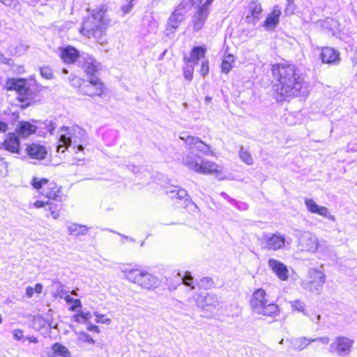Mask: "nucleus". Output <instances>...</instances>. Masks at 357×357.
I'll return each instance as SVG.
<instances>
[{"label":"nucleus","instance_id":"f257e3e1","mask_svg":"<svg viewBox=\"0 0 357 357\" xmlns=\"http://www.w3.org/2000/svg\"><path fill=\"white\" fill-rule=\"evenodd\" d=\"M31 185L47 201L36 200L33 203L36 208H45L47 218L57 219L62 210L61 202L65 196L62 186L53 179L33 176Z\"/></svg>","mask_w":357,"mask_h":357},{"label":"nucleus","instance_id":"f03ea898","mask_svg":"<svg viewBox=\"0 0 357 357\" xmlns=\"http://www.w3.org/2000/svg\"><path fill=\"white\" fill-rule=\"evenodd\" d=\"M275 83V92L282 98H289L298 93L303 85V79L297 73V68L289 63H277L271 66Z\"/></svg>","mask_w":357,"mask_h":357},{"label":"nucleus","instance_id":"7ed1b4c3","mask_svg":"<svg viewBox=\"0 0 357 357\" xmlns=\"http://www.w3.org/2000/svg\"><path fill=\"white\" fill-rule=\"evenodd\" d=\"M107 9L100 6L88 15L82 24L79 33L86 38H93L102 43L103 37L109 26V20L107 17Z\"/></svg>","mask_w":357,"mask_h":357},{"label":"nucleus","instance_id":"20e7f679","mask_svg":"<svg viewBox=\"0 0 357 357\" xmlns=\"http://www.w3.org/2000/svg\"><path fill=\"white\" fill-rule=\"evenodd\" d=\"M183 165L189 170L199 174L213 176L218 179L225 178V167L215 161L204 158L199 155H188L183 159Z\"/></svg>","mask_w":357,"mask_h":357},{"label":"nucleus","instance_id":"39448f33","mask_svg":"<svg viewBox=\"0 0 357 357\" xmlns=\"http://www.w3.org/2000/svg\"><path fill=\"white\" fill-rule=\"evenodd\" d=\"M45 88L38 86L37 89L31 91L27 84V79L25 78H8L6 80L3 89L6 91H14L17 96V100L21 103L22 109L27 108L36 102L35 97L40 93Z\"/></svg>","mask_w":357,"mask_h":357},{"label":"nucleus","instance_id":"423d86ee","mask_svg":"<svg viewBox=\"0 0 357 357\" xmlns=\"http://www.w3.org/2000/svg\"><path fill=\"white\" fill-rule=\"evenodd\" d=\"M249 304L253 312L266 317L275 319L280 313V309L275 303L268 302L267 293L262 288L253 291Z\"/></svg>","mask_w":357,"mask_h":357},{"label":"nucleus","instance_id":"0eeeda50","mask_svg":"<svg viewBox=\"0 0 357 357\" xmlns=\"http://www.w3.org/2000/svg\"><path fill=\"white\" fill-rule=\"evenodd\" d=\"M69 81L71 86L84 96L91 98L101 97L106 91L104 83L98 77L85 80L77 75H72L69 77Z\"/></svg>","mask_w":357,"mask_h":357},{"label":"nucleus","instance_id":"6e6552de","mask_svg":"<svg viewBox=\"0 0 357 357\" xmlns=\"http://www.w3.org/2000/svg\"><path fill=\"white\" fill-rule=\"evenodd\" d=\"M124 275L128 280L147 290L155 289L160 284V281L157 277L139 268L126 270Z\"/></svg>","mask_w":357,"mask_h":357},{"label":"nucleus","instance_id":"1a4fd4ad","mask_svg":"<svg viewBox=\"0 0 357 357\" xmlns=\"http://www.w3.org/2000/svg\"><path fill=\"white\" fill-rule=\"evenodd\" d=\"M172 199L176 202V204L183 203V208L181 211L183 214L187 213V218H189V215H192L196 212L197 207L195 203H193L188 195L187 191L184 189H178L172 190Z\"/></svg>","mask_w":357,"mask_h":357},{"label":"nucleus","instance_id":"9d476101","mask_svg":"<svg viewBox=\"0 0 357 357\" xmlns=\"http://www.w3.org/2000/svg\"><path fill=\"white\" fill-rule=\"evenodd\" d=\"M214 0H205L204 3L198 6L192 17V24L195 31H199L204 25L210 13L209 7Z\"/></svg>","mask_w":357,"mask_h":357},{"label":"nucleus","instance_id":"9b49d317","mask_svg":"<svg viewBox=\"0 0 357 357\" xmlns=\"http://www.w3.org/2000/svg\"><path fill=\"white\" fill-rule=\"evenodd\" d=\"M326 282L324 273L318 269L312 268L309 271L307 279L303 282L305 289L311 291L319 290Z\"/></svg>","mask_w":357,"mask_h":357},{"label":"nucleus","instance_id":"f8f14e48","mask_svg":"<svg viewBox=\"0 0 357 357\" xmlns=\"http://www.w3.org/2000/svg\"><path fill=\"white\" fill-rule=\"evenodd\" d=\"M354 341L347 337L338 336L331 344V352H335L340 356L349 355L351 351Z\"/></svg>","mask_w":357,"mask_h":357},{"label":"nucleus","instance_id":"ddd939ff","mask_svg":"<svg viewBox=\"0 0 357 357\" xmlns=\"http://www.w3.org/2000/svg\"><path fill=\"white\" fill-rule=\"evenodd\" d=\"M0 150H4L13 154H20L21 151L20 137L15 132H9L0 143Z\"/></svg>","mask_w":357,"mask_h":357},{"label":"nucleus","instance_id":"4468645a","mask_svg":"<svg viewBox=\"0 0 357 357\" xmlns=\"http://www.w3.org/2000/svg\"><path fill=\"white\" fill-rule=\"evenodd\" d=\"M319 58L323 63L328 65L338 64L341 60L339 51L328 46L321 48Z\"/></svg>","mask_w":357,"mask_h":357},{"label":"nucleus","instance_id":"2eb2a0df","mask_svg":"<svg viewBox=\"0 0 357 357\" xmlns=\"http://www.w3.org/2000/svg\"><path fill=\"white\" fill-rule=\"evenodd\" d=\"M59 51L61 60L68 65L75 63L80 56L79 51L71 45L60 47Z\"/></svg>","mask_w":357,"mask_h":357},{"label":"nucleus","instance_id":"dca6fc26","mask_svg":"<svg viewBox=\"0 0 357 357\" xmlns=\"http://www.w3.org/2000/svg\"><path fill=\"white\" fill-rule=\"evenodd\" d=\"M25 151L27 155L33 160H42L45 159L47 155L46 147L38 143L26 144Z\"/></svg>","mask_w":357,"mask_h":357},{"label":"nucleus","instance_id":"f3484780","mask_svg":"<svg viewBox=\"0 0 357 357\" xmlns=\"http://www.w3.org/2000/svg\"><path fill=\"white\" fill-rule=\"evenodd\" d=\"M305 204L310 213L318 214L333 221L335 220V217L330 214L328 209L326 206H318L312 199H305Z\"/></svg>","mask_w":357,"mask_h":357},{"label":"nucleus","instance_id":"a211bd4d","mask_svg":"<svg viewBox=\"0 0 357 357\" xmlns=\"http://www.w3.org/2000/svg\"><path fill=\"white\" fill-rule=\"evenodd\" d=\"M281 15L282 11L280 8L278 6H275L267 15L264 22V26L268 30L276 27L279 24Z\"/></svg>","mask_w":357,"mask_h":357},{"label":"nucleus","instance_id":"6ab92c4d","mask_svg":"<svg viewBox=\"0 0 357 357\" xmlns=\"http://www.w3.org/2000/svg\"><path fill=\"white\" fill-rule=\"evenodd\" d=\"M268 264L271 269L282 281H286L288 280L289 271L284 264L274 259H268Z\"/></svg>","mask_w":357,"mask_h":357},{"label":"nucleus","instance_id":"aec40b11","mask_svg":"<svg viewBox=\"0 0 357 357\" xmlns=\"http://www.w3.org/2000/svg\"><path fill=\"white\" fill-rule=\"evenodd\" d=\"M38 128L36 125L31 123L27 121H21L19 122L16 129L15 134L19 137L26 138L37 132Z\"/></svg>","mask_w":357,"mask_h":357},{"label":"nucleus","instance_id":"412c9836","mask_svg":"<svg viewBox=\"0 0 357 357\" xmlns=\"http://www.w3.org/2000/svg\"><path fill=\"white\" fill-rule=\"evenodd\" d=\"M184 9L185 6L183 4H179L173 10L168 20V26L171 29H176L178 27L180 23L183 20Z\"/></svg>","mask_w":357,"mask_h":357},{"label":"nucleus","instance_id":"4be33fe9","mask_svg":"<svg viewBox=\"0 0 357 357\" xmlns=\"http://www.w3.org/2000/svg\"><path fill=\"white\" fill-rule=\"evenodd\" d=\"M262 12L261 5L257 0L251 1L248 8V15L245 17L246 22L248 23L254 22L259 18Z\"/></svg>","mask_w":357,"mask_h":357},{"label":"nucleus","instance_id":"5701e85b","mask_svg":"<svg viewBox=\"0 0 357 357\" xmlns=\"http://www.w3.org/2000/svg\"><path fill=\"white\" fill-rule=\"evenodd\" d=\"M61 131L63 133H61L59 136L57 152L64 153L71 144V133L68 127H62Z\"/></svg>","mask_w":357,"mask_h":357},{"label":"nucleus","instance_id":"b1692460","mask_svg":"<svg viewBox=\"0 0 357 357\" xmlns=\"http://www.w3.org/2000/svg\"><path fill=\"white\" fill-rule=\"evenodd\" d=\"M284 237L279 234H272L266 240V247L268 250H277L284 246Z\"/></svg>","mask_w":357,"mask_h":357},{"label":"nucleus","instance_id":"393cba45","mask_svg":"<svg viewBox=\"0 0 357 357\" xmlns=\"http://www.w3.org/2000/svg\"><path fill=\"white\" fill-rule=\"evenodd\" d=\"M206 56V49L202 46L193 47L190 50V57H184L185 63L190 62L197 63V61L204 58Z\"/></svg>","mask_w":357,"mask_h":357},{"label":"nucleus","instance_id":"a878e982","mask_svg":"<svg viewBox=\"0 0 357 357\" xmlns=\"http://www.w3.org/2000/svg\"><path fill=\"white\" fill-rule=\"evenodd\" d=\"M52 354L48 357H71L69 349L59 342H55L51 346Z\"/></svg>","mask_w":357,"mask_h":357},{"label":"nucleus","instance_id":"bb28decb","mask_svg":"<svg viewBox=\"0 0 357 357\" xmlns=\"http://www.w3.org/2000/svg\"><path fill=\"white\" fill-rule=\"evenodd\" d=\"M235 57L232 54H226L223 56L221 63V71L224 74H228L233 68Z\"/></svg>","mask_w":357,"mask_h":357},{"label":"nucleus","instance_id":"cd10ccee","mask_svg":"<svg viewBox=\"0 0 357 357\" xmlns=\"http://www.w3.org/2000/svg\"><path fill=\"white\" fill-rule=\"evenodd\" d=\"M88 231V227L84 225L73 223L68 227V232L72 236H84L86 234Z\"/></svg>","mask_w":357,"mask_h":357},{"label":"nucleus","instance_id":"c85d7f7f","mask_svg":"<svg viewBox=\"0 0 357 357\" xmlns=\"http://www.w3.org/2000/svg\"><path fill=\"white\" fill-rule=\"evenodd\" d=\"M83 69L85 75L91 76V77H95V74L98 72V66L93 59L84 61L83 63Z\"/></svg>","mask_w":357,"mask_h":357},{"label":"nucleus","instance_id":"c756f323","mask_svg":"<svg viewBox=\"0 0 357 357\" xmlns=\"http://www.w3.org/2000/svg\"><path fill=\"white\" fill-rule=\"evenodd\" d=\"M181 139L184 141V142L188 145V146H192V145H199L202 144L204 147H206L208 152H211V146L206 143H204L203 141L199 139L197 137H195L193 136L188 135L185 138L181 137Z\"/></svg>","mask_w":357,"mask_h":357},{"label":"nucleus","instance_id":"7c9ffc66","mask_svg":"<svg viewBox=\"0 0 357 357\" xmlns=\"http://www.w3.org/2000/svg\"><path fill=\"white\" fill-rule=\"evenodd\" d=\"M43 289V287L40 283H37L34 287L29 286L26 288V296L30 298L33 296L34 294H41Z\"/></svg>","mask_w":357,"mask_h":357},{"label":"nucleus","instance_id":"2f4dec72","mask_svg":"<svg viewBox=\"0 0 357 357\" xmlns=\"http://www.w3.org/2000/svg\"><path fill=\"white\" fill-rule=\"evenodd\" d=\"M92 317V314L89 312H78L73 315V320L75 322L80 323L87 321Z\"/></svg>","mask_w":357,"mask_h":357},{"label":"nucleus","instance_id":"473e14b6","mask_svg":"<svg viewBox=\"0 0 357 357\" xmlns=\"http://www.w3.org/2000/svg\"><path fill=\"white\" fill-rule=\"evenodd\" d=\"M291 310L294 312H305V304L300 300H295L291 302Z\"/></svg>","mask_w":357,"mask_h":357},{"label":"nucleus","instance_id":"72a5a7b5","mask_svg":"<svg viewBox=\"0 0 357 357\" xmlns=\"http://www.w3.org/2000/svg\"><path fill=\"white\" fill-rule=\"evenodd\" d=\"M184 78L188 82H191L194 75V68L191 66H187L183 69Z\"/></svg>","mask_w":357,"mask_h":357},{"label":"nucleus","instance_id":"f704fd0d","mask_svg":"<svg viewBox=\"0 0 357 357\" xmlns=\"http://www.w3.org/2000/svg\"><path fill=\"white\" fill-rule=\"evenodd\" d=\"M240 158L241 159L248 165H252L253 163V160L251 154L248 151L242 150L240 151Z\"/></svg>","mask_w":357,"mask_h":357},{"label":"nucleus","instance_id":"c9c22d12","mask_svg":"<svg viewBox=\"0 0 357 357\" xmlns=\"http://www.w3.org/2000/svg\"><path fill=\"white\" fill-rule=\"evenodd\" d=\"M78 335H79V340H81L84 342H86L88 344H95V342H96V341L93 339V337L86 332L80 331Z\"/></svg>","mask_w":357,"mask_h":357},{"label":"nucleus","instance_id":"e433bc0d","mask_svg":"<svg viewBox=\"0 0 357 357\" xmlns=\"http://www.w3.org/2000/svg\"><path fill=\"white\" fill-rule=\"evenodd\" d=\"M40 73L43 77L47 79H52L54 75L52 70L47 66L40 68Z\"/></svg>","mask_w":357,"mask_h":357},{"label":"nucleus","instance_id":"4c0bfd02","mask_svg":"<svg viewBox=\"0 0 357 357\" xmlns=\"http://www.w3.org/2000/svg\"><path fill=\"white\" fill-rule=\"evenodd\" d=\"M199 72V74L202 77H205L207 75H208V73H209V61H208V60L206 59L202 62Z\"/></svg>","mask_w":357,"mask_h":357},{"label":"nucleus","instance_id":"58836bf2","mask_svg":"<svg viewBox=\"0 0 357 357\" xmlns=\"http://www.w3.org/2000/svg\"><path fill=\"white\" fill-rule=\"evenodd\" d=\"M307 250L311 252H314L317 250L319 243L317 240L309 239L307 242Z\"/></svg>","mask_w":357,"mask_h":357},{"label":"nucleus","instance_id":"ea45409f","mask_svg":"<svg viewBox=\"0 0 357 357\" xmlns=\"http://www.w3.org/2000/svg\"><path fill=\"white\" fill-rule=\"evenodd\" d=\"M192 281H193V278L190 275V274L188 272L185 273V274L184 275V276L183 278V284L185 285L190 287L191 289H194L195 286L192 284Z\"/></svg>","mask_w":357,"mask_h":357},{"label":"nucleus","instance_id":"a19ab883","mask_svg":"<svg viewBox=\"0 0 357 357\" xmlns=\"http://www.w3.org/2000/svg\"><path fill=\"white\" fill-rule=\"evenodd\" d=\"M295 5L294 0H287V4L284 9L286 15H291L294 13Z\"/></svg>","mask_w":357,"mask_h":357},{"label":"nucleus","instance_id":"79ce46f5","mask_svg":"<svg viewBox=\"0 0 357 357\" xmlns=\"http://www.w3.org/2000/svg\"><path fill=\"white\" fill-rule=\"evenodd\" d=\"M295 5L294 0H287V4L284 9L286 15H291L294 13Z\"/></svg>","mask_w":357,"mask_h":357},{"label":"nucleus","instance_id":"37998d69","mask_svg":"<svg viewBox=\"0 0 357 357\" xmlns=\"http://www.w3.org/2000/svg\"><path fill=\"white\" fill-rule=\"evenodd\" d=\"M304 340L307 341L306 344H308L312 342H319L324 344H328L330 342V339L328 337H319V338H316V339H312L311 340H307L304 339Z\"/></svg>","mask_w":357,"mask_h":357},{"label":"nucleus","instance_id":"c03bdc74","mask_svg":"<svg viewBox=\"0 0 357 357\" xmlns=\"http://www.w3.org/2000/svg\"><path fill=\"white\" fill-rule=\"evenodd\" d=\"M6 6L15 8L20 5L19 0H0Z\"/></svg>","mask_w":357,"mask_h":357},{"label":"nucleus","instance_id":"a18cd8bd","mask_svg":"<svg viewBox=\"0 0 357 357\" xmlns=\"http://www.w3.org/2000/svg\"><path fill=\"white\" fill-rule=\"evenodd\" d=\"M13 338L15 340L20 341L24 337V331H23V330L20 329V328L15 329L13 331Z\"/></svg>","mask_w":357,"mask_h":357},{"label":"nucleus","instance_id":"49530a36","mask_svg":"<svg viewBox=\"0 0 357 357\" xmlns=\"http://www.w3.org/2000/svg\"><path fill=\"white\" fill-rule=\"evenodd\" d=\"M82 306L81 301L78 298H76L72 303V305L69 307L70 311H75L76 310L80 308Z\"/></svg>","mask_w":357,"mask_h":357},{"label":"nucleus","instance_id":"de8ad7c7","mask_svg":"<svg viewBox=\"0 0 357 357\" xmlns=\"http://www.w3.org/2000/svg\"><path fill=\"white\" fill-rule=\"evenodd\" d=\"M8 130V124L0 120V133H5Z\"/></svg>","mask_w":357,"mask_h":357},{"label":"nucleus","instance_id":"09e8293b","mask_svg":"<svg viewBox=\"0 0 357 357\" xmlns=\"http://www.w3.org/2000/svg\"><path fill=\"white\" fill-rule=\"evenodd\" d=\"M86 329L89 331H92V332H94V333H100L99 328L97 326L91 324H89L86 326Z\"/></svg>","mask_w":357,"mask_h":357},{"label":"nucleus","instance_id":"8fccbe9b","mask_svg":"<svg viewBox=\"0 0 357 357\" xmlns=\"http://www.w3.org/2000/svg\"><path fill=\"white\" fill-rule=\"evenodd\" d=\"M63 299L65 300V301L68 303H72L73 302V301L75 299L72 298L70 297V296L69 294H66L64 297H63Z\"/></svg>","mask_w":357,"mask_h":357},{"label":"nucleus","instance_id":"3c124183","mask_svg":"<svg viewBox=\"0 0 357 357\" xmlns=\"http://www.w3.org/2000/svg\"><path fill=\"white\" fill-rule=\"evenodd\" d=\"M26 340H27L29 342H33V343H37L38 342V338L34 336L27 337H26Z\"/></svg>","mask_w":357,"mask_h":357},{"label":"nucleus","instance_id":"603ef678","mask_svg":"<svg viewBox=\"0 0 357 357\" xmlns=\"http://www.w3.org/2000/svg\"><path fill=\"white\" fill-rule=\"evenodd\" d=\"M192 5L200 4L203 0H190Z\"/></svg>","mask_w":357,"mask_h":357},{"label":"nucleus","instance_id":"864d4df0","mask_svg":"<svg viewBox=\"0 0 357 357\" xmlns=\"http://www.w3.org/2000/svg\"><path fill=\"white\" fill-rule=\"evenodd\" d=\"M212 100V98L211 97H209V96H206L205 97V101L207 102V103H210Z\"/></svg>","mask_w":357,"mask_h":357},{"label":"nucleus","instance_id":"5fc2aeb1","mask_svg":"<svg viewBox=\"0 0 357 357\" xmlns=\"http://www.w3.org/2000/svg\"><path fill=\"white\" fill-rule=\"evenodd\" d=\"M77 149L79 151H82L84 150V147L82 145L79 144L77 146Z\"/></svg>","mask_w":357,"mask_h":357},{"label":"nucleus","instance_id":"6e6d98bb","mask_svg":"<svg viewBox=\"0 0 357 357\" xmlns=\"http://www.w3.org/2000/svg\"><path fill=\"white\" fill-rule=\"evenodd\" d=\"M320 319V315L317 314V321H319Z\"/></svg>","mask_w":357,"mask_h":357},{"label":"nucleus","instance_id":"4d7b16f0","mask_svg":"<svg viewBox=\"0 0 357 357\" xmlns=\"http://www.w3.org/2000/svg\"><path fill=\"white\" fill-rule=\"evenodd\" d=\"M2 322L1 315L0 314V324Z\"/></svg>","mask_w":357,"mask_h":357},{"label":"nucleus","instance_id":"13d9d810","mask_svg":"<svg viewBox=\"0 0 357 357\" xmlns=\"http://www.w3.org/2000/svg\"><path fill=\"white\" fill-rule=\"evenodd\" d=\"M72 294H76V293H75V291H72Z\"/></svg>","mask_w":357,"mask_h":357}]
</instances>
